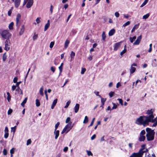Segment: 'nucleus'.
<instances>
[{"label":"nucleus","mask_w":157,"mask_h":157,"mask_svg":"<svg viewBox=\"0 0 157 157\" xmlns=\"http://www.w3.org/2000/svg\"><path fill=\"white\" fill-rule=\"evenodd\" d=\"M146 131L147 132L146 136L147 140L150 141L154 140L155 134L154 130L149 128H147L146 129Z\"/></svg>","instance_id":"f257e3e1"},{"label":"nucleus","mask_w":157,"mask_h":157,"mask_svg":"<svg viewBox=\"0 0 157 157\" xmlns=\"http://www.w3.org/2000/svg\"><path fill=\"white\" fill-rule=\"evenodd\" d=\"M155 115L145 116L144 119L145 120L146 125H148L149 123H154L155 122V119H154Z\"/></svg>","instance_id":"f03ea898"},{"label":"nucleus","mask_w":157,"mask_h":157,"mask_svg":"<svg viewBox=\"0 0 157 157\" xmlns=\"http://www.w3.org/2000/svg\"><path fill=\"white\" fill-rule=\"evenodd\" d=\"M1 34L3 38L8 40H9L12 36L11 34L9 32V31L6 30L2 31Z\"/></svg>","instance_id":"7ed1b4c3"},{"label":"nucleus","mask_w":157,"mask_h":157,"mask_svg":"<svg viewBox=\"0 0 157 157\" xmlns=\"http://www.w3.org/2000/svg\"><path fill=\"white\" fill-rule=\"evenodd\" d=\"M145 116H140L139 118L137 119L136 121V123L138 125H143L144 126L146 125L145 123V120H144Z\"/></svg>","instance_id":"20e7f679"},{"label":"nucleus","mask_w":157,"mask_h":157,"mask_svg":"<svg viewBox=\"0 0 157 157\" xmlns=\"http://www.w3.org/2000/svg\"><path fill=\"white\" fill-rule=\"evenodd\" d=\"M5 45L4 49L7 51H9L10 49V43L9 40H6L5 41Z\"/></svg>","instance_id":"39448f33"},{"label":"nucleus","mask_w":157,"mask_h":157,"mask_svg":"<svg viewBox=\"0 0 157 157\" xmlns=\"http://www.w3.org/2000/svg\"><path fill=\"white\" fill-rule=\"evenodd\" d=\"M142 39V35H140L137 38L136 40L133 43V44L134 45H139L141 40Z\"/></svg>","instance_id":"423d86ee"},{"label":"nucleus","mask_w":157,"mask_h":157,"mask_svg":"<svg viewBox=\"0 0 157 157\" xmlns=\"http://www.w3.org/2000/svg\"><path fill=\"white\" fill-rule=\"evenodd\" d=\"M143 155L138 152L137 153L134 152L129 157H143Z\"/></svg>","instance_id":"0eeeda50"},{"label":"nucleus","mask_w":157,"mask_h":157,"mask_svg":"<svg viewBox=\"0 0 157 157\" xmlns=\"http://www.w3.org/2000/svg\"><path fill=\"white\" fill-rule=\"evenodd\" d=\"M121 41L116 43L114 45L113 50L114 51H117L118 48L120 47Z\"/></svg>","instance_id":"6e6552de"},{"label":"nucleus","mask_w":157,"mask_h":157,"mask_svg":"<svg viewBox=\"0 0 157 157\" xmlns=\"http://www.w3.org/2000/svg\"><path fill=\"white\" fill-rule=\"evenodd\" d=\"M71 123H69V124H67L64 128L67 131L66 133H67L71 129L72 127H71Z\"/></svg>","instance_id":"1a4fd4ad"},{"label":"nucleus","mask_w":157,"mask_h":157,"mask_svg":"<svg viewBox=\"0 0 157 157\" xmlns=\"http://www.w3.org/2000/svg\"><path fill=\"white\" fill-rule=\"evenodd\" d=\"M33 0H29L26 4V7L29 8L33 5Z\"/></svg>","instance_id":"9d476101"},{"label":"nucleus","mask_w":157,"mask_h":157,"mask_svg":"<svg viewBox=\"0 0 157 157\" xmlns=\"http://www.w3.org/2000/svg\"><path fill=\"white\" fill-rule=\"evenodd\" d=\"M154 111V109H151L147 110L146 113L148 115H155V114H153Z\"/></svg>","instance_id":"9b49d317"},{"label":"nucleus","mask_w":157,"mask_h":157,"mask_svg":"<svg viewBox=\"0 0 157 157\" xmlns=\"http://www.w3.org/2000/svg\"><path fill=\"white\" fill-rule=\"evenodd\" d=\"M145 144H143L141 146V148L139 150L138 152L141 154L143 155L144 153H145V151H143L145 149Z\"/></svg>","instance_id":"f8f14e48"},{"label":"nucleus","mask_w":157,"mask_h":157,"mask_svg":"<svg viewBox=\"0 0 157 157\" xmlns=\"http://www.w3.org/2000/svg\"><path fill=\"white\" fill-rule=\"evenodd\" d=\"M21 2V0H15L14 5L15 8H17L19 6Z\"/></svg>","instance_id":"ddd939ff"},{"label":"nucleus","mask_w":157,"mask_h":157,"mask_svg":"<svg viewBox=\"0 0 157 157\" xmlns=\"http://www.w3.org/2000/svg\"><path fill=\"white\" fill-rule=\"evenodd\" d=\"M21 17V15L20 13H18L17 14L16 18V25L17 26L18 25V22H19L20 19Z\"/></svg>","instance_id":"4468645a"},{"label":"nucleus","mask_w":157,"mask_h":157,"mask_svg":"<svg viewBox=\"0 0 157 157\" xmlns=\"http://www.w3.org/2000/svg\"><path fill=\"white\" fill-rule=\"evenodd\" d=\"M79 108V105L78 104L76 103L74 108V111L75 113H77L78 112Z\"/></svg>","instance_id":"2eb2a0df"},{"label":"nucleus","mask_w":157,"mask_h":157,"mask_svg":"<svg viewBox=\"0 0 157 157\" xmlns=\"http://www.w3.org/2000/svg\"><path fill=\"white\" fill-rule=\"evenodd\" d=\"M25 30V27L24 25H22L21 29V30L19 33V34L20 35H22L24 33Z\"/></svg>","instance_id":"dca6fc26"},{"label":"nucleus","mask_w":157,"mask_h":157,"mask_svg":"<svg viewBox=\"0 0 157 157\" xmlns=\"http://www.w3.org/2000/svg\"><path fill=\"white\" fill-rule=\"evenodd\" d=\"M57 98L55 99L53 101L52 103V104L51 108L52 109H54V107L56 105L57 103Z\"/></svg>","instance_id":"f3484780"},{"label":"nucleus","mask_w":157,"mask_h":157,"mask_svg":"<svg viewBox=\"0 0 157 157\" xmlns=\"http://www.w3.org/2000/svg\"><path fill=\"white\" fill-rule=\"evenodd\" d=\"M115 32V30L114 29H112L111 30L109 31V36H113Z\"/></svg>","instance_id":"a211bd4d"},{"label":"nucleus","mask_w":157,"mask_h":157,"mask_svg":"<svg viewBox=\"0 0 157 157\" xmlns=\"http://www.w3.org/2000/svg\"><path fill=\"white\" fill-rule=\"evenodd\" d=\"M101 98V104L100 107H102L104 105L105 102L106 101V99L105 98H103L101 97V98Z\"/></svg>","instance_id":"6ab92c4d"},{"label":"nucleus","mask_w":157,"mask_h":157,"mask_svg":"<svg viewBox=\"0 0 157 157\" xmlns=\"http://www.w3.org/2000/svg\"><path fill=\"white\" fill-rule=\"evenodd\" d=\"M50 26L49 20H48L47 21V23L45 25L44 31H46L49 28Z\"/></svg>","instance_id":"aec40b11"},{"label":"nucleus","mask_w":157,"mask_h":157,"mask_svg":"<svg viewBox=\"0 0 157 157\" xmlns=\"http://www.w3.org/2000/svg\"><path fill=\"white\" fill-rule=\"evenodd\" d=\"M146 137L145 136L142 135H140L139 138V141L141 142L144 141Z\"/></svg>","instance_id":"412c9836"},{"label":"nucleus","mask_w":157,"mask_h":157,"mask_svg":"<svg viewBox=\"0 0 157 157\" xmlns=\"http://www.w3.org/2000/svg\"><path fill=\"white\" fill-rule=\"evenodd\" d=\"M59 130H56V131H54V134L55 135V139H57L59 135Z\"/></svg>","instance_id":"4be33fe9"},{"label":"nucleus","mask_w":157,"mask_h":157,"mask_svg":"<svg viewBox=\"0 0 157 157\" xmlns=\"http://www.w3.org/2000/svg\"><path fill=\"white\" fill-rule=\"evenodd\" d=\"M139 26V24H136L132 29L131 30V32L133 33L135 31V29H137L138 28Z\"/></svg>","instance_id":"5701e85b"},{"label":"nucleus","mask_w":157,"mask_h":157,"mask_svg":"<svg viewBox=\"0 0 157 157\" xmlns=\"http://www.w3.org/2000/svg\"><path fill=\"white\" fill-rule=\"evenodd\" d=\"M102 40L104 41H105V38H106V36L105 32H103L102 34Z\"/></svg>","instance_id":"b1692460"},{"label":"nucleus","mask_w":157,"mask_h":157,"mask_svg":"<svg viewBox=\"0 0 157 157\" xmlns=\"http://www.w3.org/2000/svg\"><path fill=\"white\" fill-rule=\"evenodd\" d=\"M70 41L68 40H66L65 41V44H64V48H67V47L68 46V45L69 44Z\"/></svg>","instance_id":"393cba45"},{"label":"nucleus","mask_w":157,"mask_h":157,"mask_svg":"<svg viewBox=\"0 0 157 157\" xmlns=\"http://www.w3.org/2000/svg\"><path fill=\"white\" fill-rule=\"evenodd\" d=\"M14 25V23L13 22H11L9 25V28L10 30H12L13 29V26Z\"/></svg>","instance_id":"a878e982"},{"label":"nucleus","mask_w":157,"mask_h":157,"mask_svg":"<svg viewBox=\"0 0 157 157\" xmlns=\"http://www.w3.org/2000/svg\"><path fill=\"white\" fill-rule=\"evenodd\" d=\"M126 45H125L124 46V49L122 51L121 53H120V55L122 56L123 54H124V53L126 52H127V49H126Z\"/></svg>","instance_id":"bb28decb"},{"label":"nucleus","mask_w":157,"mask_h":157,"mask_svg":"<svg viewBox=\"0 0 157 157\" xmlns=\"http://www.w3.org/2000/svg\"><path fill=\"white\" fill-rule=\"evenodd\" d=\"M7 56L6 55V52L4 53L3 55L2 59L3 61H5L7 58Z\"/></svg>","instance_id":"cd10ccee"},{"label":"nucleus","mask_w":157,"mask_h":157,"mask_svg":"<svg viewBox=\"0 0 157 157\" xmlns=\"http://www.w3.org/2000/svg\"><path fill=\"white\" fill-rule=\"evenodd\" d=\"M136 70V68L135 67L131 66L130 69V71L131 73H133Z\"/></svg>","instance_id":"c85d7f7f"},{"label":"nucleus","mask_w":157,"mask_h":157,"mask_svg":"<svg viewBox=\"0 0 157 157\" xmlns=\"http://www.w3.org/2000/svg\"><path fill=\"white\" fill-rule=\"evenodd\" d=\"M136 38V37L135 36H134L132 37H130L129 39L131 43H132L133 42L134 40H135Z\"/></svg>","instance_id":"c756f323"},{"label":"nucleus","mask_w":157,"mask_h":157,"mask_svg":"<svg viewBox=\"0 0 157 157\" xmlns=\"http://www.w3.org/2000/svg\"><path fill=\"white\" fill-rule=\"evenodd\" d=\"M43 87L42 86L40 88V93L41 95L43 96L44 95V94L43 92Z\"/></svg>","instance_id":"7c9ffc66"},{"label":"nucleus","mask_w":157,"mask_h":157,"mask_svg":"<svg viewBox=\"0 0 157 157\" xmlns=\"http://www.w3.org/2000/svg\"><path fill=\"white\" fill-rule=\"evenodd\" d=\"M27 98H25L24 99V100L23 101H22V102L21 103V105L23 106V107H24V105H25V104L26 103V101H27Z\"/></svg>","instance_id":"2f4dec72"},{"label":"nucleus","mask_w":157,"mask_h":157,"mask_svg":"<svg viewBox=\"0 0 157 157\" xmlns=\"http://www.w3.org/2000/svg\"><path fill=\"white\" fill-rule=\"evenodd\" d=\"M148 1L147 0H145L144 2L140 6V7H142L145 5L148 2Z\"/></svg>","instance_id":"473e14b6"},{"label":"nucleus","mask_w":157,"mask_h":157,"mask_svg":"<svg viewBox=\"0 0 157 157\" xmlns=\"http://www.w3.org/2000/svg\"><path fill=\"white\" fill-rule=\"evenodd\" d=\"M75 55V53L73 51H72L70 54V57L71 59H73Z\"/></svg>","instance_id":"72a5a7b5"},{"label":"nucleus","mask_w":157,"mask_h":157,"mask_svg":"<svg viewBox=\"0 0 157 157\" xmlns=\"http://www.w3.org/2000/svg\"><path fill=\"white\" fill-rule=\"evenodd\" d=\"M36 105L37 107H39L40 105V103L38 99L36 100Z\"/></svg>","instance_id":"f704fd0d"},{"label":"nucleus","mask_w":157,"mask_h":157,"mask_svg":"<svg viewBox=\"0 0 157 157\" xmlns=\"http://www.w3.org/2000/svg\"><path fill=\"white\" fill-rule=\"evenodd\" d=\"M150 14L149 13H147L144 16H143V19H147L149 16Z\"/></svg>","instance_id":"c9c22d12"},{"label":"nucleus","mask_w":157,"mask_h":157,"mask_svg":"<svg viewBox=\"0 0 157 157\" xmlns=\"http://www.w3.org/2000/svg\"><path fill=\"white\" fill-rule=\"evenodd\" d=\"M38 37V35L37 34H36L34 33L33 36V39L34 40H36Z\"/></svg>","instance_id":"e433bc0d"},{"label":"nucleus","mask_w":157,"mask_h":157,"mask_svg":"<svg viewBox=\"0 0 157 157\" xmlns=\"http://www.w3.org/2000/svg\"><path fill=\"white\" fill-rule=\"evenodd\" d=\"M154 119H155V122L153 124H152V127H155L157 125V116L155 118H154Z\"/></svg>","instance_id":"4c0bfd02"},{"label":"nucleus","mask_w":157,"mask_h":157,"mask_svg":"<svg viewBox=\"0 0 157 157\" xmlns=\"http://www.w3.org/2000/svg\"><path fill=\"white\" fill-rule=\"evenodd\" d=\"M88 118L87 116H86L85 117L83 123L85 124L86 123L88 122Z\"/></svg>","instance_id":"58836bf2"},{"label":"nucleus","mask_w":157,"mask_h":157,"mask_svg":"<svg viewBox=\"0 0 157 157\" xmlns=\"http://www.w3.org/2000/svg\"><path fill=\"white\" fill-rule=\"evenodd\" d=\"M63 63H62L61 64L60 66L59 67V70L60 73H61L62 71V69H63L62 67H63Z\"/></svg>","instance_id":"ea45409f"},{"label":"nucleus","mask_w":157,"mask_h":157,"mask_svg":"<svg viewBox=\"0 0 157 157\" xmlns=\"http://www.w3.org/2000/svg\"><path fill=\"white\" fill-rule=\"evenodd\" d=\"M71 32L72 33V36H74L76 33L77 31L76 29H73L71 30Z\"/></svg>","instance_id":"a19ab883"},{"label":"nucleus","mask_w":157,"mask_h":157,"mask_svg":"<svg viewBox=\"0 0 157 157\" xmlns=\"http://www.w3.org/2000/svg\"><path fill=\"white\" fill-rule=\"evenodd\" d=\"M60 123L59 122H57V123L55 124V130L56 131L57 129L59 126V125Z\"/></svg>","instance_id":"79ce46f5"},{"label":"nucleus","mask_w":157,"mask_h":157,"mask_svg":"<svg viewBox=\"0 0 157 157\" xmlns=\"http://www.w3.org/2000/svg\"><path fill=\"white\" fill-rule=\"evenodd\" d=\"M130 22L129 21H127L123 25V27H125L127 25H129L130 24Z\"/></svg>","instance_id":"37998d69"},{"label":"nucleus","mask_w":157,"mask_h":157,"mask_svg":"<svg viewBox=\"0 0 157 157\" xmlns=\"http://www.w3.org/2000/svg\"><path fill=\"white\" fill-rule=\"evenodd\" d=\"M86 152H87V154L88 156H93V154L91 151L86 150Z\"/></svg>","instance_id":"c03bdc74"},{"label":"nucleus","mask_w":157,"mask_h":157,"mask_svg":"<svg viewBox=\"0 0 157 157\" xmlns=\"http://www.w3.org/2000/svg\"><path fill=\"white\" fill-rule=\"evenodd\" d=\"M94 93L97 96H98L99 98H101V96L99 94V92L95 91L94 92Z\"/></svg>","instance_id":"a18cd8bd"},{"label":"nucleus","mask_w":157,"mask_h":157,"mask_svg":"<svg viewBox=\"0 0 157 157\" xmlns=\"http://www.w3.org/2000/svg\"><path fill=\"white\" fill-rule=\"evenodd\" d=\"M95 119V118H94L93 119L90 125L88 126V127H89L90 126H91L93 125Z\"/></svg>","instance_id":"49530a36"},{"label":"nucleus","mask_w":157,"mask_h":157,"mask_svg":"<svg viewBox=\"0 0 157 157\" xmlns=\"http://www.w3.org/2000/svg\"><path fill=\"white\" fill-rule=\"evenodd\" d=\"M54 44H55V43H54V42L52 41V42H51V43L50 44V46H49L50 48H52L53 47V46Z\"/></svg>","instance_id":"de8ad7c7"},{"label":"nucleus","mask_w":157,"mask_h":157,"mask_svg":"<svg viewBox=\"0 0 157 157\" xmlns=\"http://www.w3.org/2000/svg\"><path fill=\"white\" fill-rule=\"evenodd\" d=\"M113 106L112 107L111 110L117 109V105L115 103H113Z\"/></svg>","instance_id":"09e8293b"},{"label":"nucleus","mask_w":157,"mask_h":157,"mask_svg":"<svg viewBox=\"0 0 157 157\" xmlns=\"http://www.w3.org/2000/svg\"><path fill=\"white\" fill-rule=\"evenodd\" d=\"M145 131L144 130H142L140 133V135H145Z\"/></svg>","instance_id":"8fccbe9b"},{"label":"nucleus","mask_w":157,"mask_h":157,"mask_svg":"<svg viewBox=\"0 0 157 157\" xmlns=\"http://www.w3.org/2000/svg\"><path fill=\"white\" fill-rule=\"evenodd\" d=\"M3 154L4 155H6L7 154V151L6 149H4L3 151Z\"/></svg>","instance_id":"3c124183"},{"label":"nucleus","mask_w":157,"mask_h":157,"mask_svg":"<svg viewBox=\"0 0 157 157\" xmlns=\"http://www.w3.org/2000/svg\"><path fill=\"white\" fill-rule=\"evenodd\" d=\"M13 112V110L11 109H10L8 111L7 114L8 115L11 114Z\"/></svg>","instance_id":"603ef678"},{"label":"nucleus","mask_w":157,"mask_h":157,"mask_svg":"<svg viewBox=\"0 0 157 157\" xmlns=\"http://www.w3.org/2000/svg\"><path fill=\"white\" fill-rule=\"evenodd\" d=\"M114 94V93L113 92L111 91L109 93V95L110 98L112 97Z\"/></svg>","instance_id":"864d4df0"},{"label":"nucleus","mask_w":157,"mask_h":157,"mask_svg":"<svg viewBox=\"0 0 157 157\" xmlns=\"http://www.w3.org/2000/svg\"><path fill=\"white\" fill-rule=\"evenodd\" d=\"M9 134L8 132L5 133L4 137L5 138H7L9 136Z\"/></svg>","instance_id":"5fc2aeb1"},{"label":"nucleus","mask_w":157,"mask_h":157,"mask_svg":"<svg viewBox=\"0 0 157 157\" xmlns=\"http://www.w3.org/2000/svg\"><path fill=\"white\" fill-rule=\"evenodd\" d=\"M86 69L85 68H82L81 70V74H84L85 71H86Z\"/></svg>","instance_id":"6e6d98bb"},{"label":"nucleus","mask_w":157,"mask_h":157,"mask_svg":"<svg viewBox=\"0 0 157 157\" xmlns=\"http://www.w3.org/2000/svg\"><path fill=\"white\" fill-rule=\"evenodd\" d=\"M70 103V101H68L66 105L65 106L64 108H66L68 107Z\"/></svg>","instance_id":"4d7b16f0"},{"label":"nucleus","mask_w":157,"mask_h":157,"mask_svg":"<svg viewBox=\"0 0 157 157\" xmlns=\"http://www.w3.org/2000/svg\"><path fill=\"white\" fill-rule=\"evenodd\" d=\"M117 100L119 101V103L121 105H123V101L121 99H118Z\"/></svg>","instance_id":"13d9d810"},{"label":"nucleus","mask_w":157,"mask_h":157,"mask_svg":"<svg viewBox=\"0 0 157 157\" xmlns=\"http://www.w3.org/2000/svg\"><path fill=\"white\" fill-rule=\"evenodd\" d=\"M31 139H29L27 140L26 144L27 145H29V144H31Z\"/></svg>","instance_id":"bf43d9fd"},{"label":"nucleus","mask_w":157,"mask_h":157,"mask_svg":"<svg viewBox=\"0 0 157 157\" xmlns=\"http://www.w3.org/2000/svg\"><path fill=\"white\" fill-rule=\"evenodd\" d=\"M18 80V78L16 77L13 78V82L14 83H16L17 82V80Z\"/></svg>","instance_id":"052dcab7"},{"label":"nucleus","mask_w":157,"mask_h":157,"mask_svg":"<svg viewBox=\"0 0 157 157\" xmlns=\"http://www.w3.org/2000/svg\"><path fill=\"white\" fill-rule=\"evenodd\" d=\"M71 118L70 117H68L66 119V123H68L70 121Z\"/></svg>","instance_id":"680f3d73"},{"label":"nucleus","mask_w":157,"mask_h":157,"mask_svg":"<svg viewBox=\"0 0 157 157\" xmlns=\"http://www.w3.org/2000/svg\"><path fill=\"white\" fill-rule=\"evenodd\" d=\"M40 17H37L36 19V23L37 24H39L40 22Z\"/></svg>","instance_id":"e2e57ef3"},{"label":"nucleus","mask_w":157,"mask_h":157,"mask_svg":"<svg viewBox=\"0 0 157 157\" xmlns=\"http://www.w3.org/2000/svg\"><path fill=\"white\" fill-rule=\"evenodd\" d=\"M12 13V10L10 9L8 12V15L9 16H10Z\"/></svg>","instance_id":"0e129e2a"},{"label":"nucleus","mask_w":157,"mask_h":157,"mask_svg":"<svg viewBox=\"0 0 157 157\" xmlns=\"http://www.w3.org/2000/svg\"><path fill=\"white\" fill-rule=\"evenodd\" d=\"M115 15L117 17H118L119 16V13L118 12H116L114 13Z\"/></svg>","instance_id":"69168bd1"},{"label":"nucleus","mask_w":157,"mask_h":157,"mask_svg":"<svg viewBox=\"0 0 157 157\" xmlns=\"http://www.w3.org/2000/svg\"><path fill=\"white\" fill-rule=\"evenodd\" d=\"M9 130L7 127H6L4 130L5 133L8 132Z\"/></svg>","instance_id":"338daca9"},{"label":"nucleus","mask_w":157,"mask_h":157,"mask_svg":"<svg viewBox=\"0 0 157 157\" xmlns=\"http://www.w3.org/2000/svg\"><path fill=\"white\" fill-rule=\"evenodd\" d=\"M16 86L13 85L12 87V90L13 91L16 88Z\"/></svg>","instance_id":"774afa93"}]
</instances>
